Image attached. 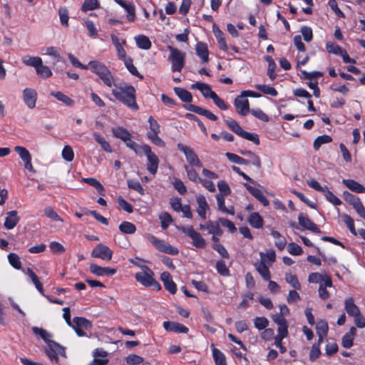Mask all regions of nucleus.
<instances>
[{
  "instance_id": "nucleus-1",
  "label": "nucleus",
  "mask_w": 365,
  "mask_h": 365,
  "mask_svg": "<svg viewBox=\"0 0 365 365\" xmlns=\"http://www.w3.org/2000/svg\"><path fill=\"white\" fill-rule=\"evenodd\" d=\"M113 86L115 88L112 90V94L118 101L133 110H138L135 99V90L133 86L125 83H114Z\"/></svg>"
},
{
  "instance_id": "nucleus-2",
  "label": "nucleus",
  "mask_w": 365,
  "mask_h": 365,
  "mask_svg": "<svg viewBox=\"0 0 365 365\" xmlns=\"http://www.w3.org/2000/svg\"><path fill=\"white\" fill-rule=\"evenodd\" d=\"M87 66L93 73L99 76L107 86L111 87L114 84V77L103 63L98 61H91Z\"/></svg>"
},
{
  "instance_id": "nucleus-3",
  "label": "nucleus",
  "mask_w": 365,
  "mask_h": 365,
  "mask_svg": "<svg viewBox=\"0 0 365 365\" xmlns=\"http://www.w3.org/2000/svg\"><path fill=\"white\" fill-rule=\"evenodd\" d=\"M344 309L349 317H354V324L359 329L365 327V318L361 314L358 306L354 303L353 298L346 299L344 302Z\"/></svg>"
},
{
  "instance_id": "nucleus-4",
  "label": "nucleus",
  "mask_w": 365,
  "mask_h": 365,
  "mask_svg": "<svg viewBox=\"0 0 365 365\" xmlns=\"http://www.w3.org/2000/svg\"><path fill=\"white\" fill-rule=\"evenodd\" d=\"M140 267L142 270L135 274V279L145 287L160 289V284L153 278L154 272L145 265H142Z\"/></svg>"
},
{
  "instance_id": "nucleus-5",
  "label": "nucleus",
  "mask_w": 365,
  "mask_h": 365,
  "mask_svg": "<svg viewBox=\"0 0 365 365\" xmlns=\"http://www.w3.org/2000/svg\"><path fill=\"white\" fill-rule=\"evenodd\" d=\"M167 48L170 51L168 60L172 63V71L180 72L185 66V53L172 46H168Z\"/></svg>"
},
{
  "instance_id": "nucleus-6",
  "label": "nucleus",
  "mask_w": 365,
  "mask_h": 365,
  "mask_svg": "<svg viewBox=\"0 0 365 365\" xmlns=\"http://www.w3.org/2000/svg\"><path fill=\"white\" fill-rule=\"evenodd\" d=\"M148 240L157 250L162 252L173 255H176L179 252L178 248L171 246L164 240L158 239L153 235H149L148 236Z\"/></svg>"
},
{
  "instance_id": "nucleus-7",
  "label": "nucleus",
  "mask_w": 365,
  "mask_h": 365,
  "mask_svg": "<svg viewBox=\"0 0 365 365\" xmlns=\"http://www.w3.org/2000/svg\"><path fill=\"white\" fill-rule=\"evenodd\" d=\"M143 153L145 154L148 159L147 169L153 175L157 173L159 159L158 156L151 150L148 145H143L141 147Z\"/></svg>"
},
{
  "instance_id": "nucleus-8",
  "label": "nucleus",
  "mask_w": 365,
  "mask_h": 365,
  "mask_svg": "<svg viewBox=\"0 0 365 365\" xmlns=\"http://www.w3.org/2000/svg\"><path fill=\"white\" fill-rule=\"evenodd\" d=\"M45 352L50 360L55 363L58 361V354L66 356L65 349L56 341H49L45 348Z\"/></svg>"
},
{
  "instance_id": "nucleus-9",
  "label": "nucleus",
  "mask_w": 365,
  "mask_h": 365,
  "mask_svg": "<svg viewBox=\"0 0 365 365\" xmlns=\"http://www.w3.org/2000/svg\"><path fill=\"white\" fill-rule=\"evenodd\" d=\"M186 235L192 240V244L197 248H204L206 245L205 240L202 237L200 234L196 232L192 226L178 227Z\"/></svg>"
},
{
  "instance_id": "nucleus-10",
  "label": "nucleus",
  "mask_w": 365,
  "mask_h": 365,
  "mask_svg": "<svg viewBox=\"0 0 365 365\" xmlns=\"http://www.w3.org/2000/svg\"><path fill=\"white\" fill-rule=\"evenodd\" d=\"M178 148L179 150L182 152L185 157L187 161L191 165L197 167H202V164L197 155L195 153V151L190 147L185 145L182 143L178 144Z\"/></svg>"
},
{
  "instance_id": "nucleus-11",
  "label": "nucleus",
  "mask_w": 365,
  "mask_h": 365,
  "mask_svg": "<svg viewBox=\"0 0 365 365\" xmlns=\"http://www.w3.org/2000/svg\"><path fill=\"white\" fill-rule=\"evenodd\" d=\"M112 250L103 244H98L93 250L91 256L96 258H100L103 260H110L112 258Z\"/></svg>"
},
{
  "instance_id": "nucleus-12",
  "label": "nucleus",
  "mask_w": 365,
  "mask_h": 365,
  "mask_svg": "<svg viewBox=\"0 0 365 365\" xmlns=\"http://www.w3.org/2000/svg\"><path fill=\"white\" fill-rule=\"evenodd\" d=\"M235 106L237 112L242 116L247 115L250 111L249 101L242 94L235 99Z\"/></svg>"
},
{
  "instance_id": "nucleus-13",
  "label": "nucleus",
  "mask_w": 365,
  "mask_h": 365,
  "mask_svg": "<svg viewBox=\"0 0 365 365\" xmlns=\"http://www.w3.org/2000/svg\"><path fill=\"white\" fill-rule=\"evenodd\" d=\"M23 97L24 103L29 108L32 109L35 108L37 100V93L34 89L30 88H25L23 91Z\"/></svg>"
},
{
  "instance_id": "nucleus-14",
  "label": "nucleus",
  "mask_w": 365,
  "mask_h": 365,
  "mask_svg": "<svg viewBox=\"0 0 365 365\" xmlns=\"http://www.w3.org/2000/svg\"><path fill=\"white\" fill-rule=\"evenodd\" d=\"M272 319L278 326L277 334L287 336L289 334L287 321L280 315H272Z\"/></svg>"
},
{
  "instance_id": "nucleus-15",
  "label": "nucleus",
  "mask_w": 365,
  "mask_h": 365,
  "mask_svg": "<svg viewBox=\"0 0 365 365\" xmlns=\"http://www.w3.org/2000/svg\"><path fill=\"white\" fill-rule=\"evenodd\" d=\"M90 272L97 276H112L115 274L117 270L110 267H102L96 264H91L89 267Z\"/></svg>"
},
{
  "instance_id": "nucleus-16",
  "label": "nucleus",
  "mask_w": 365,
  "mask_h": 365,
  "mask_svg": "<svg viewBox=\"0 0 365 365\" xmlns=\"http://www.w3.org/2000/svg\"><path fill=\"white\" fill-rule=\"evenodd\" d=\"M299 224L304 228L313 232H321L319 228L311 220L303 213H300L298 216Z\"/></svg>"
},
{
  "instance_id": "nucleus-17",
  "label": "nucleus",
  "mask_w": 365,
  "mask_h": 365,
  "mask_svg": "<svg viewBox=\"0 0 365 365\" xmlns=\"http://www.w3.org/2000/svg\"><path fill=\"white\" fill-rule=\"evenodd\" d=\"M160 279L163 282L165 288L170 293L175 294L177 291L176 284L173 281L171 275L168 272H164L160 275Z\"/></svg>"
},
{
  "instance_id": "nucleus-18",
  "label": "nucleus",
  "mask_w": 365,
  "mask_h": 365,
  "mask_svg": "<svg viewBox=\"0 0 365 365\" xmlns=\"http://www.w3.org/2000/svg\"><path fill=\"white\" fill-rule=\"evenodd\" d=\"M20 220V217L18 216L17 211L12 210L6 213V217L4 226L7 230H11L15 227Z\"/></svg>"
},
{
  "instance_id": "nucleus-19",
  "label": "nucleus",
  "mask_w": 365,
  "mask_h": 365,
  "mask_svg": "<svg viewBox=\"0 0 365 365\" xmlns=\"http://www.w3.org/2000/svg\"><path fill=\"white\" fill-rule=\"evenodd\" d=\"M163 327L166 331L176 333H187L188 329L183 324L175 322H165Z\"/></svg>"
},
{
  "instance_id": "nucleus-20",
  "label": "nucleus",
  "mask_w": 365,
  "mask_h": 365,
  "mask_svg": "<svg viewBox=\"0 0 365 365\" xmlns=\"http://www.w3.org/2000/svg\"><path fill=\"white\" fill-rule=\"evenodd\" d=\"M244 186L255 198H257L264 206L269 205V200L264 195L262 192L259 189L250 185L247 183H244Z\"/></svg>"
},
{
  "instance_id": "nucleus-21",
  "label": "nucleus",
  "mask_w": 365,
  "mask_h": 365,
  "mask_svg": "<svg viewBox=\"0 0 365 365\" xmlns=\"http://www.w3.org/2000/svg\"><path fill=\"white\" fill-rule=\"evenodd\" d=\"M193 89H197L200 91L205 98H212L216 93L212 91L210 86L208 84L201 82H197L191 86Z\"/></svg>"
},
{
  "instance_id": "nucleus-22",
  "label": "nucleus",
  "mask_w": 365,
  "mask_h": 365,
  "mask_svg": "<svg viewBox=\"0 0 365 365\" xmlns=\"http://www.w3.org/2000/svg\"><path fill=\"white\" fill-rule=\"evenodd\" d=\"M198 205L197 213L203 220L206 219V211L209 209L208 204L203 195H198L196 198Z\"/></svg>"
},
{
  "instance_id": "nucleus-23",
  "label": "nucleus",
  "mask_w": 365,
  "mask_h": 365,
  "mask_svg": "<svg viewBox=\"0 0 365 365\" xmlns=\"http://www.w3.org/2000/svg\"><path fill=\"white\" fill-rule=\"evenodd\" d=\"M112 133L115 138H120L124 142L130 140L132 138L131 134L128 131V130L123 127L112 128Z\"/></svg>"
},
{
  "instance_id": "nucleus-24",
  "label": "nucleus",
  "mask_w": 365,
  "mask_h": 365,
  "mask_svg": "<svg viewBox=\"0 0 365 365\" xmlns=\"http://www.w3.org/2000/svg\"><path fill=\"white\" fill-rule=\"evenodd\" d=\"M344 185L356 193L365 192V187L354 180H344Z\"/></svg>"
},
{
  "instance_id": "nucleus-25",
  "label": "nucleus",
  "mask_w": 365,
  "mask_h": 365,
  "mask_svg": "<svg viewBox=\"0 0 365 365\" xmlns=\"http://www.w3.org/2000/svg\"><path fill=\"white\" fill-rule=\"evenodd\" d=\"M195 51L197 55L200 56L204 62H207L209 61L208 49L205 43L198 42L196 44Z\"/></svg>"
},
{
  "instance_id": "nucleus-26",
  "label": "nucleus",
  "mask_w": 365,
  "mask_h": 365,
  "mask_svg": "<svg viewBox=\"0 0 365 365\" xmlns=\"http://www.w3.org/2000/svg\"><path fill=\"white\" fill-rule=\"evenodd\" d=\"M26 274L30 277L31 282L35 285L36 289L41 294H43V288L41 282L39 280L38 277L34 273L31 268H27Z\"/></svg>"
},
{
  "instance_id": "nucleus-27",
  "label": "nucleus",
  "mask_w": 365,
  "mask_h": 365,
  "mask_svg": "<svg viewBox=\"0 0 365 365\" xmlns=\"http://www.w3.org/2000/svg\"><path fill=\"white\" fill-rule=\"evenodd\" d=\"M356 334V327H351L349 331L344 335V348H350L353 346V341Z\"/></svg>"
},
{
  "instance_id": "nucleus-28",
  "label": "nucleus",
  "mask_w": 365,
  "mask_h": 365,
  "mask_svg": "<svg viewBox=\"0 0 365 365\" xmlns=\"http://www.w3.org/2000/svg\"><path fill=\"white\" fill-rule=\"evenodd\" d=\"M119 5H120L128 12V19L129 21H133L135 19V8L130 4H127L123 0H115Z\"/></svg>"
},
{
  "instance_id": "nucleus-29",
  "label": "nucleus",
  "mask_w": 365,
  "mask_h": 365,
  "mask_svg": "<svg viewBox=\"0 0 365 365\" xmlns=\"http://www.w3.org/2000/svg\"><path fill=\"white\" fill-rule=\"evenodd\" d=\"M51 95L61 101L67 106H73L74 105V101L69 98L68 96L63 94L60 91H52Z\"/></svg>"
},
{
  "instance_id": "nucleus-30",
  "label": "nucleus",
  "mask_w": 365,
  "mask_h": 365,
  "mask_svg": "<svg viewBox=\"0 0 365 365\" xmlns=\"http://www.w3.org/2000/svg\"><path fill=\"white\" fill-rule=\"evenodd\" d=\"M71 327H83L88 329L92 327V323L84 317H76L73 318Z\"/></svg>"
},
{
  "instance_id": "nucleus-31",
  "label": "nucleus",
  "mask_w": 365,
  "mask_h": 365,
  "mask_svg": "<svg viewBox=\"0 0 365 365\" xmlns=\"http://www.w3.org/2000/svg\"><path fill=\"white\" fill-rule=\"evenodd\" d=\"M206 229L208 230V232L210 234L218 236L222 234V230H221L219 223L215 221L209 220L208 222H207Z\"/></svg>"
},
{
  "instance_id": "nucleus-32",
  "label": "nucleus",
  "mask_w": 365,
  "mask_h": 365,
  "mask_svg": "<svg viewBox=\"0 0 365 365\" xmlns=\"http://www.w3.org/2000/svg\"><path fill=\"white\" fill-rule=\"evenodd\" d=\"M240 153L243 155L247 156L250 158L249 163H252L255 165L257 168H261V160L259 156L255 155L253 152L250 150H242Z\"/></svg>"
},
{
  "instance_id": "nucleus-33",
  "label": "nucleus",
  "mask_w": 365,
  "mask_h": 365,
  "mask_svg": "<svg viewBox=\"0 0 365 365\" xmlns=\"http://www.w3.org/2000/svg\"><path fill=\"white\" fill-rule=\"evenodd\" d=\"M176 95L183 101L190 103L192 100L191 93L187 90L182 88H175L174 89Z\"/></svg>"
},
{
  "instance_id": "nucleus-34",
  "label": "nucleus",
  "mask_w": 365,
  "mask_h": 365,
  "mask_svg": "<svg viewBox=\"0 0 365 365\" xmlns=\"http://www.w3.org/2000/svg\"><path fill=\"white\" fill-rule=\"evenodd\" d=\"M249 223L255 228H260L263 225V220L257 212H253L250 215Z\"/></svg>"
},
{
  "instance_id": "nucleus-35",
  "label": "nucleus",
  "mask_w": 365,
  "mask_h": 365,
  "mask_svg": "<svg viewBox=\"0 0 365 365\" xmlns=\"http://www.w3.org/2000/svg\"><path fill=\"white\" fill-rule=\"evenodd\" d=\"M137 46L142 49H149L151 47V42L148 37L140 35L135 38Z\"/></svg>"
},
{
  "instance_id": "nucleus-36",
  "label": "nucleus",
  "mask_w": 365,
  "mask_h": 365,
  "mask_svg": "<svg viewBox=\"0 0 365 365\" xmlns=\"http://www.w3.org/2000/svg\"><path fill=\"white\" fill-rule=\"evenodd\" d=\"M212 356L216 365H227L225 356L219 349L213 348Z\"/></svg>"
},
{
  "instance_id": "nucleus-37",
  "label": "nucleus",
  "mask_w": 365,
  "mask_h": 365,
  "mask_svg": "<svg viewBox=\"0 0 365 365\" xmlns=\"http://www.w3.org/2000/svg\"><path fill=\"white\" fill-rule=\"evenodd\" d=\"M119 230L124 234H133L136 231V227L132 222L125 221L119 225Z\"/></svg>"
},
{
  "instance_id": "nucleus-38",
  "label": "nucleus",
  "mask_w": 365,
  "mask_h": 365,
  "mask_svg": "<svg viewBox=\"0 0 365 365\" xmlns=\"http://www.w3.org/2000/svg\"><path fill=\"white\" fill-rule=\"evenodd\" d=\"M257 270L265 281L270 279L271 276L269 270L264 261L262 260L261 262L257 265Z\"/></svg>"
},
{
  "instance_id": "nucleus-39",
  "label": "nucleus",
  "mask_w": 365,
  "mask_h": 365,
  "mask_svg": "<svg viewBox=\"0 0 365 365\" xmlns=\"http://www.w3.org/2000/svg\"><path fill=\"white\" fill-rule=\"evenodd\" d=\"M226 125L231 129L235 133L239 136L242 133L243 129L240 127L238 123L232 118H227L225 120Z\"/></svg>"
},
{
  "instance_id": "nucleus-40",
  "label": "nucleus",
  "mask_w": 365,
  "mask_h": 365,
  "mask_svg": "<svg viewBox=\"0 0 365 365\" xmlns=\"http://www.w3.org/2000/svg\"><path fill=\"white\" fill-rule=\"evenodd\" d=\"M83 180L91 186L94 187L100 195H104V188L103 185L96 178H83Z\"/></svg>"
},
{
  "instance_id": "nucleus-41",
  "label": "nucleus",
  "mask_w": 365,
  "mask_h": 365,
  "mask_svg": "<svg viewBox=\"0 0 365 365\" xmlns=\"http://www.w3.org/2000/svg\"><path fill=\"white\" fill-rule=\"evenodd\" d=\"M125 67L127 69L130 71L131 74L133 76H135L140 79L143 78V75H141L137 70L136 67L133 63V60L130 58H128L125 60L123 61Z\"/></svg>"
},
{
  "instance_id": "nucleus-42",
  "label": "nucleus",
  "mask_w": 365,
  "mask_h": 365,
  "mask_svg": "<svg viewBox=\"0 0 365 365\" xmlns=\"http://www.w3.org/2000/svg\"><path fill=\"white\" fill-rule=\"evenodd\" d=\"M332 140L331 138L327 135H323L317 137L313 144L314 148L318 150L322 145L330 143Z\"/></svg>"
},
{
  "instance_id": "nucleus-43",
  "label": "nucleus",
  "mask_w": 365,
  "mask_h": 365,
  "mask_svg": "<svg viewBox=\"0 0 365 365\" xmlns=\"http://www.w3.org/2000/svg\"><path fill=\"white\" fill-rule=\"evenodd\" d=\"M93 135L95 140L101 145V148L106 152H108V153H111L112 152V149L110 148V144L108 143V142H107L105 140L104 138H103L101 135H99V134H98L96 133H94Z\"/></svg>"
},
{
  "instance_id": "nucleus-44",
  "label": "nucleus",
  "mask_w": 365,
  "mask_h": 365,
  "mask_svg": "<svg viewBox=\"0 0 365 365\" xmlns=\"http://www.w3.org/2000/svg\"><path fill=\"white\" fill-rule=\"evenodd\" d=\"M14 150L24 162L31 160V155L26 148L17 145L14 148Z\"/></svg>"
},
{
  "instance_id": "nucleus-45",
  "label": "nucleus",
  "mask_w": 365,
  "mask_h": 365,
  "mask_svg": "<svg viewBox=\"0 0 365 365\" xmlns=\"http://www.w3.org/2000/svg\"><path fill=\"white\" fill-rule=\"evenodd\" d=\"M99 7L98 0H84L81 6L83 11H92Z\"/></svg>"
},
{
  "instance_id": "nucleus-46",
  "label": "nucleus",
  "mask_w": 365,
  "mask_h": 365,
  "mask_svg": "<svg viewBox=\"0 0 365 365\" xmlns=\"http://www.w3.org/2000/svg\"><path fill=\"white\" fill-rule=\"evenodd\" d=\"M215 35L217 39L219 46L220 48L223 51H227L228 47L225 41V38L224 37V34L219 29L214 30Z\"/></svg>"
},
{
  "instance_id": "nucleus-47",
  "label": "nucleus",
  "mask_w": 365,
  "mask_h": 365,
  "mask_svg": "<svg viewBox=\"0 0 365 365\" xmlns=\"http://www.w3.org/2000/svg\"><path fill=\"white\" fill-rule=\"evenodd\" d=\"M36 71L37 74L43 78H47L52 75V72L50 68L48 66L43 65L42 63L38 66Z\"/></svg>"
},
{
  "instance_id": "nucleus-48",
  "label": "nucleus",
  "mask_w": 365,
  "mask_h": 365,
  "mask_svg": "<svg viewBox=\"0 0 365 365\" xmlns=\"http://www.w3.org/2000/svg\"><path fill=\"white\" fill-rule=\"evenodd\" d=\"M285 280L289 283L293 288L296 289H300L301 285L298 279L295 274L291 273H287L285 275Z\"/></svg>"
},
{
  "instance_id": "nucleus-49",
  "label": "nucleus",
  "mask_w": 365,
  "mask_h": 365,
  "mask_svg": "<svg viewBox=\"0 0 365 365\" xmlns=\"http://www.w3.org/2000/svg\"><path fill=\"white\" fill-rule=\"evenodd\" d=\"M344 200L350 205H352L354 207L361 202L360 199L357 196L347 191H344Z\"/></svg>"
},
{
  "instance_id": "nucleus-50",
  "label": "nucleus",
  "mask_w": 365,
  "mask_h": 365,
  "mask_svg": "<svg viewBox=\"0 0 365 365\" xmlns=\"http://www.w3.org/2000/svg\"><path fill=\"white\" fill-rule=\"evenodd\" d=\"M265 60L268 63L267 75L269 76L270 79L273 81L276 78V76L274 74L276 64L271 56H266Z\"/></svg>"
},
{
  "instance_id": "nucleus-51",
  "label": "nucleus",
  "mask_w": 365,
  "mask_h": 365,
  "mask_svg": "<svg viewBox=\"0 0 365 365\" xmlns=\"http://www.w3.org/2000/svg\"><path fill=\"white\" fill-rule=\"evenodd\" d=\"M226 156L230 161L235 163L237 164H240V165H248L249 164L248 160L244 159V158L238 156L236 154L231 153H227Z\"/></svg>"
},
{
  "instance_id": "nucleus-52",
  "label": "nucleus",
  "mask_w": 365,
  "mask_h": 365,
  "mask_svg": "<svg viewBox=\"0 0 365 365\" xmlns=\"http://www.w3.org/2000/svg\"><path fill=\"white\" fill-rule=\"evenodd\" d=\"M326 48L327 52L329 53H334L336 55H341L342 50L341 48L335 43L329 41L327 43Z\"/></svg>"
},
{
  "instance_id": "nucleus-53",
  "label": "nucleus",
  "mask_w": 365,
  "mask_h": 365,
  "mask_svg": "<svg viewBox=\"0 0 365 365\" xmlns=\"http://www.w3.org/2000/svg\"><path fill=\"white\" fill-rule=\"evenodd\" d=\"M23 62L27 66H34L36 68L42 63V60L40 57L28 56L24 58Z\"/></svg>"
},
{
  "instance_id": "nucleus-54",
  "label": "nucleus",
  "mask_w": 365,
  "mask_h": 365,
  "mask_svg": "<svg viewBox=\"0 0 365 365\" xmlns=\"http://www.w3.org/2000/svg\"><path fill=\"white\" fill-rule=\"evenodd\" d=\"M256 88L257 89L263 92L265 94H269L272 96H277V91L274 87L267 85H257Z\"/></svg>"
},
{
  "instance_id": "nucleus-55",
  "label": "nucleus",
  "mask_w": 365,
  "mask_h": 365,
  "mask_svg": "<svg viewBox=\"0 0 365 365\" xmlns=\"http://www.w3.org/2000/svg\"><path fill=\"white\" fill-rule=\"evenodd\" d=\"M254 325L259 330L264 329L269 325V321L266 317H256L254 319Z\"/></svg>"
},
{
  "instance_id": "nucleus-56",
  "label": "nucleus",
  "mask_w": 365,
  "mask_h": 365,
  "mask_svg": "<svg viewBox=\"0 0 365 365\" xmlns=\"http://www.w3.org/2000/svg\"><path fill=\"white\" fill-rule=\"evenodd\" d=\"M8 259L10 264L15 269H19L21 267V263L19 256L15 253H10L8 255Z\"/></svg>"
},
{
  "instance_id": "nucleus-57",
  "label": "nucleus",
  "mask_w": 365,
  "mask_h": 365,
  "mask_svg": "<svg viewBox=\"0 0 365 365\" xmlns=\"http://www.w3.org/2000/svg\"><path fill=\"white\" fill-rule=\"evenodd\" d=\"M240 136L245 139H247L248 140L253 142L256 145L259 144V136H258V135H257L255 133H248L243 130Z\"/></svg>"
},
{
  "instance_id": "nucleus-58",
  "label": "nucleus",
  "mask_w": 365,
  "mask_h": 365,
  "mask_svg": "<svg viewBox=\"0 0 365 365\" xmlns=\"http://www.w3.org/2000/svg\"><path fill=\"white\" fill-rule=\"evenodd\" d=\"M63 159L68 162H71L74 158V153L70 145H66L62 150Z\"/></svg>"
},
{
  "instance_id": "nucleus-59",
  "label": "nucleus",
  "mask_w": 365,
  "mask_h": 365,
  "mask_svg": "<svg viewBox=\"0 0 365 365\" xmlns=\"http://www.w3.org/2000/svg\"><path fill=\"white\" fill-rule=\"evenodd\" d=\"M46 53L49 56H53L55 58H56L57 62L65 63L63 58L61 56L58 49L55 47L51 46L46 48Z\"/></svg>"
},
{
  "instance_id": "nucleus-60",
  "label": "nucleus",
  "mask_w": 365,
  "mask_h": 365,
  "mask_svg": "<svg viewBox=\"0 0 365 365\" xmlns=\"http://www.w3.org/2000/svg\"><path fill=\"white\" fill-rule=\"evenodd\" d=\"M216 269L218 273L222 276L230 275L229 269L227 267L225 262L222 260L217 261L216 263Z\"/></svg>"
},
{
  "instance_id": "nucleus-61",
  "label": "nucleus",
  "mask_w": 365,
  "mask_h": 365,
  "mask_svg": "<svg viewBox=\"0 0 365 365\" xmlns=\"http://www.w3.org/2000/svg\"><path fill=\"white\" fill-rule=\"evenodd\" d=\"M127 364L131 365H138L143 362V358L136 354H130L125 358Z\"/></svg>"
},
{
  "instance_id": "nucleus-62",
  "label": "nucleus",
  "mask_w": 365,
  "mask_h": 365,
  "mask_svg": "<svg viewBox=\"0 0 365 365\" xmlns=\"http://www.w3.org/2000/svg\"><path fill=\"white\" fill-rule=\"evenodd\" d=\"M127 182H128V186L130 189L137 191L142 195H144V193H145L144 189L143 188V187L141 186V185L140 184L139 182L135 181L133 180H128L127 181Z\"/></svg>"
},
{
  "instance_id": "nucleus-63",
  "label": "nucleus",
  "mask_w": 365,
  "mask_h": 365,
  "mask_svg": "<svg viewBox=\"0 0 365 365\" xmlns=\"http://www.w3.org/2000/svg\"><path fill=\"white\" fill-rule=\"evenodd\" d=\"M147 136L153 144L160 147L165 146V142L158 136V134L148 133Z\"/></svg>"
},
{
  "instance_id": "nucleus-64",
  "label": "nucleus",
  "mask_w": 365,
  "mask_h": 365,
  "mask_svg": "<svg viewBox=\"0 0 365 365\" xmlns=\"http://www.w3.org/2000/svg\"><path fill=\"white\" fill-rule=\"evenodd\" d=\"M287 250L292 255H300L302 253V247L294 242L288 245Z\"/></svg>"
}]
</instances>
